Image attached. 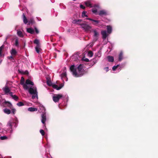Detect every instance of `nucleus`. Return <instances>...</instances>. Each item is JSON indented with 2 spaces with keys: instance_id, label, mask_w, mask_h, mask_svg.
I'll use <instances>...</instances> for the list:
<instances>
[{
  "instance_id": "33",
  "label": "nucleus",
  "mask_w": 158,
  "mask_h": 158,
  "mask_svg": "<svg viewBox=\"0 0 158 158\" xmlns=\"http://www.w3.org/2000/svg\"><path fill=\"white\" fill-rule=\"evenodd\" d=\"M82 21V20L81 19H75L73 20V23H78L81 22Z\"/></svg>"
},
{
  "instance_id": "51",
  "label": "nucleus",
  "mask_w": 158,
  "mask_h": 158,
  "mask_svg": "<svg viewBox=\"0 0 158 158\" xmlns=\"http://www.w3.org/2000/svg\"><path fill=\"white\" fill-rule=\"evenodd\" d=\"M11 58H13V57L12 56H10V57H9V59H11Z\"/></svg>"
},
{
  "instance_id": "28",
  "label": "nucleus",
  "mask_w": 158,
  "mask_h": 158,
  "mask_svg": "<svg viewBox=\"0 0 158 158\" xmlns=\"http://www.w3.org/2000/svg\"><path fill=\"white\" fill-rule=\"evenodd\" d=\"M61 77L62 78H67V74L66 72L63 73L61 75Z\"/></svg>"
},
{
  "instance_id": "20",
  "label": "nucleus",
  "mask_w": 158,
  "mask_h": 158,
  "mask_svg": "<svg viewBox=\"0 0 158 158\" xmlns=\"http://www.w3.org/2000/svg\"><path fill=\"white\" fill-rule=\"evenodd\" d=\"M35 21L33 18H31L28 22V25H30L31 24H34L35 23Z\"/></svg>"
},
{
  "instance_id": "36",
  "label": "nucleus",
  "mask_w": 158,
  "mask_h": 158,
  "mask_svg": "<svg viewBox=\"0 0 158 158\" xmlns=\"http://www.w3.org/2000/svg\"><path fill=\"white\" fill-rule=\"evenodd\" d=\"M15 46L17 47H18L19 46V42L18 39H16L15 40Z\"/></svg>"
},
{
  "instance_id": "26",
  "label": "nucleus",
  "mask_w": 158,
  "mask_h": 158,
  "mask_svg": "<svg viewBox=\"0 0 158 158\" xmlns=\"http://www.w3.org/2000/svg\"><path fill=\"white\" fill-rule=\"evenodd\" d=\"M17 35L20 37H23V34L22 32L20 31L17 30Z\"/></svg>"
},
{
  "instance_id": "16",
  "label": "nucleus",
  "mask_w": 158,
  "mask_h": 158,
  "mask_svg": "<svg viewBox=\"0 0 158 158\" xmlns=\"http://www.w3.org/2000/svg\"><path fill=\"white\" fill-rule=\"evenodd\" d=\"M107 32L109 34H110L112 32V27L110 25H107L106 26Z\"/></svg>"
},
{
  "instance_id": "19",
  "label": "nucleus",
  "mask_w": 158,
  "mask_h": 158,
  "mask_svg": "<svg viewBox=\"0 0 158 158\" xmlns=\"http://www.w3.org/2000/svg\"><path fill=\"white\" fill-rule=\"evenodd\" d=\"M107 58L108 60V61L109 62H113L114 61V59L113 56H108L107 57Z\"/></svg>"
},
{
  "instance_id": "38",
  "label": "nucleus",
  "mask_w": 158,
  "mask_h": 158,
  "mask_svg": "<svg viewBox=\"0 0 158 158\" xmlns=\"http://www.w3.org/2000/svg\"><path fill=\"white\" fill-rule=\"evenodd\" d=\"M11 109V112H12V113L13 114H14L16 111V109L15 108H13V107H12V109Z\"/></svg>"
},
{
  "instance_id": "14",
  "label": "nucleus",
  "mask_w": 158,
  "mask_h": 158,
  "mask_svg": "<svg viewBox=\"0 0 158 158\" xmlns=\"http://www.w3.org/2000/svg\"><path fill=\"white\" fill-rule=\"evenodd\" d=\"M27 31L28 33L33 34L34 33V30L31 28H27Z\"/></svg>"
},
{
  "instance_id": "7",
  "label": "nucleus",
  "mask_w": 158,
  "mask_h": 158,
  "mask_svg": "<svg viewBox=\"0 0 158 158\" xmlns=\"http://www.w3.org/2000/svg\"><path fill=\"white\" fill-rule=\"evenodd\" d=\"M63 86L64 84L62 83L60 85V86L59 87H58L57 85L55 84H52L51 86H52L53 88L59 90Z\"/></svg>"
},
{
  "instance_id": "44",
  "label": "nucleus",
  "mask_w": 158,
  "mask_h": 158,
  "mask_svg": "<svg viewBox=\"0 0 158 158\" xmlns=\"http://www.w3.org/2000/svg\"><path fill=\"white\" fill-rule=\"evenodd\" d=\"M35 33L37 34H38L39 33V31L38 30V29H37V28L36 27H35Z\"/></svg>"
},
{
  "instance_id": "5",
  "label": "nucleus",
  "mask_w": 158,
  "mask_h": 158,
  "mask_svg": "<svg viewBox=\"0 0 158 158\" xmlns=\"http://www.w3.org/2000/svg\"><path fill=\"white\" fill-rule=\"evenodd\" d=\"M62 97L63 95L61 94H55L53 97V100L55 102H57Z\"/></svg>"
},
{
  "instance_id": "35",
  "label": "nucleus",
  "mask_w": 158,
  "mask_h": 158,
  "mask_svg": "<svg viewBox=\"0 0 158 158\" xmlns=\"http://www.w3.org/2000/svg\"><path fill=\"white\" fill-rule=\"evenodd\" d=\"M93 52L92 51H89L88 52V56H89L90 57H92L93 56Z\"/></svg>"
},
{
  "instance_id": "8",
  "label": "nucleus",
  "mask_w": 158,
  "mask_h": 158,
  "mask_svg": "<svg viewBox=\"0 0 158 158\" xmlns=\"http://www.w3.org/2000/svg\"><path fill=\"white\" fill-rule=\"evenodd\" d=\"M101 34L102 35V38L104 40L106 39L108 36L106 31L105 30L102 31L101 32Z\"/></svg>"
},
{
  "instance_id": "10",
  "label": "nucleus",
  "mask_w": 158,
  "mask_h": 158,
  "mask_svg": "<svg viewBox=\"0 0 158 158\" xmlns=\"http://www.w3.org/2000/svg\"><path fill=\"white\" fill-rule=\"evenodd\" d=\"M46 115L45 114H43L42 115V119L41 122L42 123L44 124L45 123V122L46 120Z\"/></svg>"
},
{
  "instance_id": "23",
  "label": "nucleus",
  "mask_w": 158,
  "mask_h": 158,
  "mask_svg": "<svg viewBox=\"0 0 158 158\" xmlns=\"http://www.w3.org/2000/svg\"><path fill=\"white\" fill-rule=\"evenodd\" d=\"M28 110L31 112L37 111V109L36 108L31 107L28 108Z\"/></svg>"
},
{
  "instance_id": "46",
  "label": "nucleus",
  "mask_w": 158,
  "mask_h": 158,
  "mask_svg": "<svg viewBox=\"0 0 158 158\" xmlns=\"http://www.w3.org/2000/svg\"><path fill=\"white\" fill-rule=\"evenodd\" d=\"M104 69L106 71V72H107L109 70V68L108 67H106L104 68Z\"/></svg>"
},
{
  "instance_id": "41",
  "label": "nucleus",
  "mask_w": 158,
  "mask_h": 158,
  "mask_svg": "<svg viewBox=\"0 0 158 158\" xmlns=\"http://www.w3.org/2000/svg\"><path fill=\"white\" fill-rule=\"evenodd\" d=\"M119 66V65L118 64L117 66H114L112 68V70L113 71H115L116 69Z\"/></svg>"
},
{
  "instance_id": "3",
  "label": "nucleus",
  "mask_w": 158,
  "mask_h": 158,
  "mask_svg": "<svg viewBox=\"0 0 158 158\" xmlns=\"http://www.w3.org/2000/svg\"><path fill=\"white\" fill-rule=\"evenodd\" d=\"M29 92L32 95V99L35 98L36 97H37V92L36 89H34L32 87H30L28 89Z\"/></svg>"
},
{
  "instance_id": "30",
  "label": "nucleus",
  "mask_w": 158,
  "mask_h": 158,
  "mask_svg": "<svg viewBox=\"0 0 158 158\" xmlns=\"http://www.w3.org/2000/svg\"><path fill=\"white\" fill-rule=\"evenodd\" d=\"M12 97L13 99L16 101H18L19 99V97L15 95H13Z\"/></svg>"
},
{
  "instance_id": "43",
  "label": "nucleus",
  "mask_w": 158,
  "mask_h": 158,
  "mask_svg": "<svg viewBox=\"0 0 158 158\" xmlns=\"http://www.w3.org/2000/svg\"><path fill=\"white\" fill-rule=\"evenodd\" d=\"M92 11L93 13L96 14V13L97 12V10L96 9H92Z\"/></svg>"
},
{
  "instance_id": "9",
  "label": "nucleus",
  "mask_w": 158,
  "mask_h": 158,
  "mask_svg": "<svg viewBox=\"0 0 158 158\" xmlns=\"http://www.w3.org/2000/svg\"><path fill=\"white\" fill-rule=\"evenodd\" d=\"M5 92L6 94H7L10 92V90L9 88L6 85L2 89Z\"/></svg>"
},
{
  "instance_id": "13",
  "label": "nucleus",
  "mask_w": 158,
  "mask_h": 158,
  "mask_svg": "<svg viewBox=\"0 0 158 158\" xmlns=\"http://www.w3.org/2000/svg\"><path fill=\"white\" fill-rule=\"evenodd\" d=\"M47 84L49 86H51L52 84V83L50 78L48 77H46Z\"/></svg>"
},
{
  "instance_id": "34",
  "label": "nucleus",
  "mask_w": 158,
  "mask_h": 158,
  "mask_svg": "<svg viewBox=\"0 0 158 158\" xmlns=\"http://www.w3.org/2000/svg\"><path fill=\"white\" fill-rule=\"evenodd\" d=\"M24 104L21 102H19L17 103V105L19 106H21L24 105Z\"/></svg>"
},
{
  "instance_id": "4",
  "label": "nucleus",
  "mask_w": 158,
  "mask_h": 158,
  "mask_svg": "<svg viewBox=\"0 0 158 158\" xmlns=\"http://www.w3.org/2000/svg\"><path fill=\"white\" fill-rule=\"evenodd\" d=\"M34 43L36 44V46L35 47L36 51L37 53H39L40 51L41 50L40 48V44L39 40L35 39L34 41Z\"/></svg>"
},
{
  "instance_id": "25",
  "label": "nucleus",
  "mask_w": 158,
  "mask_h": 158,
  "mask_svg": "<svg viewBox=\"0 0 158 158\" xmlns=\"http://www.w3.org/2000/svg\"><path fill=\"white\" fill-rule=\"evenodd\" d=\"M17 51L15 49H12L11 50V53L12 54V55L15 56L17 54Z\"/></svg>"
},
{
  "instance_id": "2",
  "label": "nucleus",
  "mask_w": 158,
  "mask_h": 158,
  "mask_svg": "<svg viewBox=\"0 0 158 158\" xmlns=\"http://www.w3.org/2000/svg\"><path fill=\"white\" fill-rule=\"evenodd\" d=\"M79 25L85 30V31L87 32L90 31V32L92 31L91 30V27L87 24L85 22H84V23L81 24H79Z\"/></svg>"
},
{
  "instance_id": "48",
  "label": "nucleus",
  "mask_w": 158,
  "mask_h": 158,
  "mask_svg": "<svg viewBox=\"0 0 158 158\" xmlns=\"http://www.w3.org/2000/svg\"><path fill=\"white\" fill-rule=\"evenodd\" d=\"M9 93L10 95V96L11 97H12V96L14 95L13 94V93L12 92H10Z\"/></svg>"
},
{
  "instance_id": "49",
  "label": "nucleus",
  "mask_w": 158,
  "mask_h": 158,
  "mask_svg": "<svg viewBox=\"0 0 158 158\" xmlns=\"http://www.w3.org/2000/svg\"><path fill=\"white\" fill-rule=\"evenodd\" d=\"M53 55H54V58H56V53H54L53 54Z\"/></svg>"
},
{
  "instance_id": "1",
  "label": "nucleus",
  "mask_w": 158,
  "mask_h": 158,
  "mask_svg": "<svg viewBox=\"0 0 158 158\" xmlns=\"http://www.w3.org/2000/svg\"><path fill=\"white\" fill-rule=\"evenodd\" d=\"M82 64H80L77 67V69L79 72V74L77 73L76 71V69L75 68V66L72 65L70 68V69L72 72L73 74L76 77H81L83 75L84 73L81 72L82 69Z\"/></svg>"
},
{
  "instance_id": "29",
  "label": "nucleus",
  "mask_w": 158,
  "mask_h": 158,
  "mask_svg": "<svg viewBox=\"0 0 158 158\" xmlns=\"http://www.w3.org/2000/svg\"><path fill=\"white\" fill-rule=\"evenodd\" d=\"M18 71L19 72L21 73L24 74H28V72L27 70L25 72H23V71H20L19 69H18Z\"/></svg>"
},
{
  "instance_id": "11",
  "label": "nucleus",
  "mask_w": 158,
  "mask_h": 158,
  "mask_svg": "<svg viewBox=\"0 0 158 158\" xmlns=\"http://www.w3.org/2000/svg\"><path fill=\"white\" fill-rule=\"evenodd\" d=\"M98 15L101 16L106 15H107L106 12L105 10H100L99 12Z\"/></svg>"
},
{
  "instance_id": "21",
  "label": "nucleus",
  "mask_w": 158,
  "mask_h": 158,
  "mask_svg": "<svg viewBox=\"0 0 158 158\" xmlns=\"http://www.w3.org/2000/svg\"><path fill=\"white\" fill-rule=\"evenodd\" d=\"M3 111L5 113L8 114H10L11 112L10 110L6 108L3 109Z\"/></svg>"
},
{
  "instance_id": "12",
  "label": "nucleus",
  "mask_w": 158,
  "mask_h": 158,
  "mask_svg": "<svg viewBox=\"0 0 158 158\" xmlns=\"http://www.w3.org/2000/svg\"><path fill=\"white\" fill-rule=\"evenodd\" d=\"M93 32L94 33V36L95 37L94 40H95V41H96L98 39V33L95 30H94Z\"/></svg>"
},
{
  "instance_id": "18",
  "label": "nucleus",
  "mask_w": 158,
  "mask_h": 158,
  "mask_svg": "<svg viewBox=\"0 0 158 158\" xmlns=\"http://www.w3.org/2000/svg\"><path fill=\"white\" fill-rule=\"evenodd\" d=\"M85 4L87 6L92 7L93 6L90 1H87L85 2Z\"/></svg>"
},
{
  "instance_id": "39",
  "label": "nucleus",
  "mask_w": 158,
  "mask_h": 158,
  "mask_svg": "<svg viewBox=\"0 0 158 158\" xmlns=\"http://www.w3.org/2000/svg\"><path fill=\"white\" fill-rule=\"evenodd\" d=\"M40 132L42 136H44L45 135V132L43 130L41 129L40 130Z\"/></svg>"
},
{
  "instance_id": "37",
  "label": "nucleus",
  "mask_w": 158,
  "mask_h": 158,
  "mask_svg": "<svg viewBox=\"0 0 158 158\" xmlns=\"http://www.w3.org/2000/svg\"><path fill=\"white\" fill-rule=\"evenodd\" d=\"M27 84H23L22 85L23 86V88L25 89H28V86L27 85Z\"/></svg>"
},
{
  "instance_id": "42",
  "label": "nucleus",
  "mask_w": 158,
  "mask_h": 158,
  "mask_svg": "<svg viewBox=\"0 0 158 158\" xmlns=\"http://www.w3.org/2000/svg\"><path fill=\"white\" fill-rule=\"evenodd\" d=\"M7 139V137L6 136H1V137H0V139L2 140L6 139Z\"/></svg>"
},
{
  "instance_id": "15",
  "label": "nucleus",
  "mask_w": 158,
  "mask_h": 158,
  "mask_svg": "<svg viewBox=\"0 0 158 158\" xmlns=\"http://www.w3.org/2000/svg\"><path fill=\"white\" fill-rule=\"evenodd\" d=\"M23 22L24 24H26L28 22L27 19L25 16L24 13L23 14Z\"/></svg>"
},
{
  "instance_id": "45",
  "label": "nucleus",
  "mask_w": 158,
  "mask_h": 158,
  "mask_svg": "<svg viewBox=\"0 0 158 158\" xmlns=\"http://www.w3.org/2000/svg\"><path fill=\"white\" fill-rule=\"evenodd\" d=\"M80 7L81 8H82V9H85V6H83V5H81L80 6Z\"/></svg>"
},
{
  "instance_id": "6",
  "label": "nucleus",
  "mask_w": 158,
  "mask_h": 158,
  "mask_svg": "<svg viewBox=\"0 0 158 158\" xmlns=\"http://www.w3.org/2000/svg\"><path fill=\"white\" fill-rule=\"evenodd\" d=\"M3 104L4 105L5 107H8L10 109H12L13 107L12 104L10 102L8 101H5L3 103Z\"/></svg>"
},
{
  "instance_id": "50",
  "label": "nucleus",
  "mask_w": 158,
  "mask_h": 158,
  "mask_svg": "<svg viewBox=\"0 0 158 158\" xmlns=\"http://www.w3.org/2000/svg\"><path fill=\"white\" fill-rule=\"evenodd\" d=\"M86 19L87 20H91V21H93V19H92L91 18H87Z\"/></svg>"
},
{
  "instance_id": "27",
  "label": "nucleus",
  "mask_w": 158,
  "mask_h": 158,
  "mask_svg": "<svg viewBox=\"0 0 158 158\" xmlns=\"http://www.w3.org/2000/svg\"><path fill=\"white\" fill-rule=\"evenodd\" d=\"M12 122L11 120L9 121L7 124V126L9 127V128L11 129L12 127Z\"/></svg>"
},
{
  "instance_id": "32",
  "label": "nucleus",
  "mask_w": 158,
  "mask_h": 158,
  "mask_svg": "<svg viewBox=\"0 0 158 158\" xmlns=\"http://www.w3.org/2000/svg\"><path fill=\"white\" fill-rule=\"evenodd\" d=\"M24 79L23 77H21V79L20 81V84L22 85L24 84Z\"/></svg>"
},
{
  "instance_id": "17",
  "label": "nucleus",
  "mask_w": 158,
  "mask_h": 158,
  "mask_svg": "<svg viewBox=\"0 0 158 158\" xmlns=\"http://www.w3.org/2000/svg\"><path fill=\"white\" fill-rule=\"evenodd\" d=\"M100 22V21L98 20H93L92 24L94 25L98 26V27L99 26V25L98 24Z\"/></svg>"
},
{
  "instance_id": "22",
  "label": "nucleus",
  "mask_w": 158,
  "mask_h": 158,
  "mask_svg": "<svg viewBox=\"0 0 158 158\" xmlns=\"http://www.w3.org/2000/svg\"><path fill=\"white\" fill-rule=\"evenodd\" d=\"M26 83L27 85H34L33 82L31 81L29 79H27L26 80Z\"/></svg>"
},
{
  "instance_id": "31",
  "label": "nucleus",
  "mask_w": 158,
  "mask_h": 158,
  "mask_svg": "<svg viewBox=\"0 0 158 158\" xmlns=\"http://www.w3.org/2000/svg\"><path fill=\"white\" fill-rule=\"evenodd\" d=\"M5 46L4 45H2L0 47V57L2 56V49L4 48Z\"/></svg>"
},
{
  "instance_id": "40",
  "label": "nucleus",
  "mask_w": 158,
  "mask_h": 158,
  "mask_svg": "<svg viewBox=\"0 0 158 158\" xmlns=\"http://www.w3.org/2000/svg\"><path fill=\"white\" fill-rule=\"evenodd\" d=\"M86 12L85 11H84L82 13V17H87L88 16L86 15Z\"/></svg>"
},
{
  "instance_id": "24",
  "label": "nucleus",
  "mask_w": 158,
  "mask_h": 158,
  "mask_svg": "<svg viewBox=\"0 0 158 158\" xmlns=\"http://www.w3.org/2000/svg\"><path fill=\"white\" fill-rule=\"evenodd\" d=\"M123 59V52H120L119 55L118 60H119L120 61Z\"/></svg>"
},
{
  "instance_id": "47",
  "label": "nucleus",
  "mask_w": 158,
  "mask_h": 158,
  "mask_svg": "<svg viewBox=\"0 0 158 158\" xmlns=\"http://www.w3.org/2000/svg\"><path fill=\"white\" fill-rule=\"evenodd\" d=\"M83 60H84V61H85V62H89V59H88V58H85V59H84Z\"/></svg>"
}]
</instances>
